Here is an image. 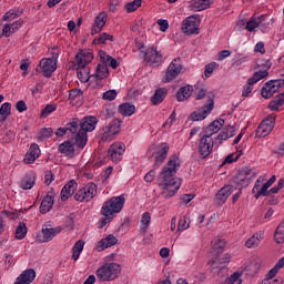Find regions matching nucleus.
<instances>
[{
    "label": "nucleus",
    "instance_id": "bb28decb",
    "mask_svg": "<svg viewBox=\"0 0 284 284\" xmlns=\"http://www.w3.org/2000/svg\"><path fill=\"white\" fill-rule=\"evenodd\" d=\"M223 263H230V254H225L224 257L216 255L209 261L207 265L211 267V272H214V270H219V266L223 265Z\"/></svg>",
    "mask_w": 284,
    "mask_h": 284
},
{
    "label": "nucleus",
    "instance_id": "423d86ee",
    "mask_svg": "<svg viewBox=\"0 0 284 284\" xmlns=\"http://www.w3.org/2000/svg\"><path fill=\"white\" fill-rule=\"evenodd\" d=\"M264 67H265L264 70H260V71L255 72L253 74V77L247 80V84L244 85L242 97H250V94H252V90H254V84L258 83V81H261V79H265V77H268L270 68H272V62H270V60H267L266 63L264 64Z\"/></svg>",
    "mask_w": 284,
    "mask_h": 284
},
{
    "label": "nucleus",
    "instance_id": "2f4dec72",
    "mask_svg": "<svg viewBox=\"0 0 284 284\" xmlns=\"http://www.w3.org/2000/svg\"><path fill=\"white\" fill-rule=\"evenodd\" d=\"M36 181H37V176H34V174H32V173H28L20 181V187L22 190H32V187H34Z\"/></svg>",
    "mask_w": 284,
    "mask_h": 284
},
{
    "label": "nucleus",
    "instance_id": "4468645a",
    "mask_svg": "<svg viewBox=\"0 0 284 284\" xmlns=\"http://www.w3.org/2000/svg\"><path fill=\"white\" fill-rule=\"evenodd\" d=\"M276 121V115L271 114L268 115L258 126L256 130V136L265 138L267 134L274 130V122Z\"/></svg>",
    "mask_w": 284,
    "mask_h": 284
},
{
    "label": "nucleus",
    "instance_id": "a211bd4d",
    "mask_svg": "<svg viewBox=\"0 0 284 284\" xmlns=\"http://www.w3.org/2000/svg\"><path fill=\"white\" fill-rule=\"evenodd\" d=\"M182 31L184 34H199V18L191 16L183 21Z\"/></svg>",
    "mask_w": 284,
    "mask_h": 284
},
{
    "label": "nucleus",
    "instance_id": "69168bd1",
    "mask_svg": "<svg viewBox=\"0 0 284 284\" xmlns=\"http://www.w3.org/2000/svg\"><path fill=\"white\" fill-rule=\"evenodd\" d=\"M16 110H18V112H26V110H28V105L26 104V101L20 100L16 103Z\"/></svg>",
    "mask_w": 284,
    "mask_h": 284
},
{
    "label": "nucleus",
    "instance_id": "5fc2aeb1",
    "mask_svg": "<svg viewBox=\"0 0 284 284\" xmlns=\"http://www.w3.org/2000/svg\"><path fill=\"white\" fill-rule=\"evenodd\" d=\"M52 134H54V131L52 130V128H44L40 131L39 139L41 141H43L44 139H50V136H52Z\"/></svg>",
    "mask_w": 284,
    "mask_h": 284
},
{
    "label": "nucleus",
    "instance_id": "7c9ffc66",
    "mask_svg": "<svg viewBox=\"0 0 284 284\" xmlns=\"http://www.w3.org/2000/svg\"><path fill=\"white\" fill-rule=\"evenodd\" d=\"M194 92V87L187 84L185 87H182L178 93H176V99L178 101H187L190 97H192V93Z\"/></svg>",
    "mask_w": 284,
    "mask_h": 284
},
{
    "label": "nucleus",
    "instance_id": "6e6d98bb",
    "mask_svg": "<svg viewBox=\"0 0 284 284\" xmlns=\"http://www.w3.org/2000/svg\"><path fill=\"white\" fill-rule=\"evenodd\" d=\"M217 68H219V63H216V62H212V63L207 64L205 67V71H204L206 79H209V77L212 75V72H214V70H216Z\"/></svg>",
    "mask_w": 284,
    "mask_h": 284
},
{
    "label": "nucleus",
    "instance_id": "338daca9",
    "mask_svg": "<svg viewBox=\"0 0 284 284\" xmlns=\"http://www.w3.org/2000/svg\"><path fill=\"white\" fill-rule=\"evenodd\" d=\"M11 34H14V32L12 31V27L9 23L4 24L2 29V36L8 38Z\"/></svg>",
    "mask_w": 284,
    "mask_h": 284
},
{
    "label": "nucleus",
    "instance_id": "c756f323",
    "mask_svg": "<svg viewBox=\"0 0 284 284\" xmlns=\"http://www.w3.org/2000/svg\"><path fill=\"white\" fill-rule=\"evenodd\" d=\"M211 0H191L190 10L194 12H201L202 10H207L210 8Z\"/></svg>",
    "mask_w": 284,
    "mask_h": 284
},
{
    "label": "nucleus",
    "instance_id": "052dcab7",
    "mask_svg": "<svg viewBox=\"0 0 284 284\" xmlns=\"http://www.w3.org/2000/svg\"><path fill=\"white\" fill-rule=\"evenodd\" d=\"M227 283L229 284H241L242 283V280H241V275L240 273H234L233 275H231L227 280Z\"/></svg>",
    "mask_w": 284,
    "mask_h": 284
},
{
    "label": "nucleus",
    "instance_id": "f8f14e48",
    "mask_svg": "<svg viewBox=\"0 0 284 284\" xmlns=\"http://www.w3.org/2000/svg\"><path fill=\"white\" fill-rule=\"evenodd\" d=\"M119 132H121V121L113 120L103 129L101 141H114Z\"/></svg>",
    "mask_w": 284,
    "mask_h": 284
},
{
    "label": "nucleus",
    "instance_id": "473e14b6",
    "mask_svg": "<svg viewBox=\"0 0 284 284\" xmlns=\"http://www.w3.org/2000/svg\"><path fill=\"white\" fill-rule=\"evenodd\" d=\"M52 205H54V196L47 195L40 205V212L41 214H48L52 210Z\"/></svg>",
    "mask_w": 284,
    "mask_h": 284
},
{
    "label": "nucleus",
    "instance_id": "864d4df0",
    "mask_svg": "<svg viewBox=\"0 0 284 284\" xmlns=\"http://www.w3.org/2000/svg\"><path fill=\"white\" fill-rule=\"evenodd\" d=\"M274 240L277 243H284V227L281 229V226H277L274 233Z\"/></svg>",
    "mask_w": 284,
    "mask_h": 284
},
{
    "label": "nucleus",
    "instance_id": "6ab92c4d",
    "mask_svg": "<svg viewBox=\"0 0 284 284\" xmlns=\"http://www.w3.org/2000/svg\"><path fill=\"white\" fill-rule=\"evenodd\" d=\"M62 231L63 227L61 226L42 229L41 234L37 236V241H39V243H48L49 241H52L57 234H61Z\"/></svg>",
    "mask_w": 284,
    "mask_h": 284
},
{
    "label": "nucleus",
    "instance_id": "c85d7f7f",
    "mask_svg": "<svg viewBox=\"0 0 284 284\" xmlns=\"http://www.w3.org/2000/svg\"><path fill=\"white\" fill-rule=\"evenodd\" d=\"M264 21H265V16H257V17L253 16L246 23L245 28L248 32H254V30H256V28H260V26H262Z\"/></svg>",
    "mask_w": 284,
    "mask_h": 284
},
{
    "label": "nucleus",
    "instance_id": "680f3d73",
    "mask_svg": "<svg viewBox=\"0 0 284 284\" xmlns=\"http://www.w3.org/2000/svg\"><path fill=\"white\" fill-rule=\"evenodd\" d=\"M103 216L104 217L100 220V229L105 227L108 223H112V220L114 219V216L112 215H103Z\"/></svg>",
    "mask_w": 284,
    "mask_h": 284
},
{
    "label": "nucleus",
    "instance_id": "aec40b11",
    "mask_svg": "<svg viewBox=\"0 0 284 284\" xmlns=\"http://www.w3.org/2000/svg\"><path fill=\"white\" fill-rule=\"evenodd\" d=\"M39 156H41V149H39V144L32 143L24 155L23 163H26V165H30L34 163Z\"/></svg>",
    "mask_w": 284,
    "mask_h": 284
},
{
    "label": "nucleus",
    "instance_id": "de8ad7c7",
    "mask_svg": "<svg viewBox=\"0 0 284 284\" xmlns=\"http://www.w3.org/2000/svg\"><path fill=\"white\" fill-rule=\"evenodd\" d=\"M190 227V217L183 216L180 217L179 224H178V232H183Z\"/></svg>",
    "mask_w": 284,
    "mask_h": 284
},
{
    "label": "nucleus",
    "instance_id": "4d7b16f0",
    "mask_svg": "<svg viewBox=\"0 0 284 284\" xmlns=\"http://www.w3.org/2000/svg\"><path fill=\"white\" fill-rule=\"evenodd\" d=\"M151 221H152V216L150 215V212L143 213L141 223L142 225H144V232L148 230Z\"/></svg>",
    "mask_w": 284,
    "mask_h": 284
},
{
    "label": "nucleus",
    "instance_id": "7ed1b4c3",
    "mask_svg": "<svg viewBox=\"0 0 284 284\" xmlns=\"http://www.w3.org/2000/svg\"><path fill=\"white\" fill-rule=\"evenodd\" d=\"M136 48L140 54H142L148 65H153L154 68H159V65L163 63V53L156 50V48H153V47L145 48V45L142 43H138Z\"/></svg>",
    "mask_w": 284,
    "mask_h": 284
},
{
    "label": "nucleus",
    "instance_id": "20e7f679",
    "mask_svg": "<svg viewBox=\"0 0 284 284\" xmlns=\"http://www.w3.org/2000/svg\"><path fill=\"white\" fill-rule=\"evenodd\" d=\"M99 281H114L121 275V265L111 262L103 264L95 272Z\"/></svg>",
    "mask_w": 284,
    "mask_h": 284
},
{
    "label": "nucleus",
    "instance_id": "393cba45",
    "mask_svg": "<svg viewBox=\"0 0 284 284\" xmlns=\"http://www.w3.org/2000/svg\"><path fill=\"white\" fill-rule=\"evenodd\" d=\"M34 278H37V272H34L32 268H29L19 275L14 284H30L32 281H34Z\"/></svg>",
    "mask_w": 284,
    "mask_h": 284
},
{
    "label": "nucleus",
    "instance_id": "a19ab883",
    "mask_svg": "<svg viewBox=\"0 0 284 284\" xmlns=\"http://www.w3.org/2000/svg\"><path fill=\"white\" fill-rule=\"evenodd\" d=\"M77 74H78V78L80 79V81L85 83V81H89V79H90V68H88V65L78 67Z\"/></svg>",
    "mask_w": 284,
    "mask_h": 284
},
{
    "label": "nucleus",
    "instance_id": "412c9836",
    "mask_svg": "<svg viewBox=\"0 0 284 284\" xmlns=\"http://www.w3.org/2000/svg\"><path fill=\"white\" fill-rule=\"evenodd\" d=\"M92 59H94V54L88 50H81L75 55L78 68H84L88 63H92Z\"/></svg>",
    "mask_w": 284,
    "mask_h": 284
},
{
    "label": "nucleus",
    "instance_id": "49530a36",
    "mask_svg": "<svg viewBox=\"0 0 284 284\" xmlns=\"http://www.w3.org/2000/svg\"><path fill=\"white\" fill-rule=\"evenodd\" d=\"M212 95V99H214V95L212 93H207V90L203 88L195 87V99L196 101H201V99H207V97Z\"/></svg>",
    "mask_w": 284,
    "mask_h": 284
},
{
    "label": "nucleus",
    "instance_id": "a18cd8bd",
    "mask_svg": "<svg viewBox=\"0 0 284 284\" xmlns=\"http://www.w3.org/2000/svg\"><path fill=\"white\" fill-rule=\"evenodd\" d=\"M83 99V91L81 89H72L69 91L70 101H81Z\"/></svg>",
    "mask_w": 284,
    "mask_h": 284
},
{
    "label": "nucleus",
    "instance_id": "c9c22d12",
    "mask_svg": "<svg viewBox=\"0 0 284 284\" xmlns=\"http://www.w3.org/2000/svg\"><path fill=\"white\" fill-rule=\"evenodd\" d=\"M166 95H168V89L165 88L158 89L154 95L151 98L153 105H159V103H162L163 99H165Z\"/></svg>",
    "mask_w": 284,
    "mask_h": 284
},
{
    "label": "nucleus",
    "instance_id": "ddd939ff",
    "mask_svg": "<svg viewBox=\"0 0 284 284\" xmlns=\"http://www.w3.org/2000/svg\"><path fill=\"white\" fill-rule=\"evenodd\" d=\"M212 150H214V140L207 135H203L199 143V155L201 159H207L212 154Z\"/></svg>",
    "mask_w": 284,
    "mask_h": 284
},
{
    "label": "nucleus",
    "instance_id": "9d476101",
    "mask_svg": "<svg viewBox=\"0 0 284 284\" xmlns=\"http://www.w3.org/2000/svg\"><path fill=\"white\" fill-rule=\"evenodd\" d=\"M283 85H284L283 79L271 80L266 82L262 88L261 95L263 97V99H272V97H274V94H276V92H278V90H281Z\"/></svg>",
    "mask_w": 284,
    "mask_h": 284
},
{
    "label": "nucleus",
    "instance_id": "f704fd0d",
    "mask_svg": "<svg viewBox=\"0 0 284 284\" xmlns=\"http://www.w3.org/2000/svg\"><path fill=\"white\" fill-rule=\"evenodd\" d=\"M136 111V106L131 103H123L119 106V112L122 114V116H132L134 112Z\"/></svg>",
    "mask_w": 284,
    "mask_h": 284
},
{
    "label": "nucleus",
    "instance_id": "603ef678",
    "mask_svg": "<svg viewBox=\"0 0 284 284\" xmlns=\"http://www.w3.org/2000/svg\"><path fill=\"white\" fill-rule=\"evenodd\" d=\"M284 266V257L280 258L275 266L268 272L267 276H276L278 274V270Z\"/></svg>",
    "mask_w": 284,
    "mask_h": 284
},
{
    "label": "nucleus",
    "instance_id": "0eeeda50",
    "mask_svg": "<svg viewBox=\"0 0 284 284\" xmlns=\"http://www.w3.org/2000/svg\"><path fill=\"white\" fill-rule=\"evenodd\" d=\"M59 59L58 52H52L51 58H43L40 63V72L43 74V77H47V79H50L52 74L57 71V60Z\"/></svg>",
    "mask_w": 284,
    "mask_h": 284
},
{
    "label": "nucleus",
    "instance_id": "dca6fc26",
    "mask_svg": "<svg viewBox=\"0 0 284 284\" xmlns=\"http://www.w3.org/2000/svg\"><path fill=\"white\" fill-rule=\"evenodd\" d=\"M214 110V100L212 95H207V104H205L201 111L193 112L191 114V121H203Z\"/></svg>",
    "mask_w": 284,
    "mask_h": 284
},
{
    "label": "nucleus",
    "instance_id": "58836bf2",
    "mask_svg": "<svg viewBox=\"0 0 284 284\" xmlns=\"http://www.w3.org/2000/svg\"><path fill=\"white\" fill-rule=\"evenodd\" d=\"M116 237L114 235H108L105 239H102L99 242V247H102V250H106V247H112V245H116Z\"/></svg>",
    "mask_w": 284,
    "mask_h": 284
},
{
    "label": "nucleus",
    "instance_id": "72a5a7b5",
    "mask_svg": "<svg viewBox=\"0 0 284 284\" xmlns=\"http://www.w3.org/2000/svg\"><path fill=\"white\" fill-rule=\"evenodd\" d=\"M261 241H263V234L257 232L246 240L245 245L248 248L258 247V245H261Z\"/></svg>",
    "mask_w": 284,
    "mask_h": 284
},
{
    "label": "nucleus",
    "instance_id": "6e6552de",
    "mask_svg": "<svg viewBox=\"0 0 284 284\" xmlns=\"http://www.w3.org/2000/svg\"><path fill=\"white\" fill-rule=\"evenodd\" d=\"M168 152H170V145H168V143H162L161 145L152 146L149 150L150 159H152V156L155 158L154 168H161V165H163V161L168 159Z\"/></svg>",
    "mask_w": 284,
    "mask_h": 284
},
{
    "label": "nucleus",
    "instance_id": "f03ea898",
    "mask_svg": "<svg viewBox=\"0 0 284 284\" xmlns=\"http://www.w3.org/2000/svg\"><path fill=\"white\" fill-rule=\"evenodd\" d=\"M179 168H181V160L176 155H172L163 166L158 178V185L162 190L163 199H172L179 192L181 187V179L176 178Z\"/></svg>",
    "mask_w": 284,
    "mask_h": 284
},
{
    "label": "nucleus",
    "instance_id": "ea45409f",
    "mask_svg": "<svg viewBox=\"0 0 284 284\" xmlns=\"http://www.w3.org/2000/svg\"><path fill=\"white\" fill-rule=\"evenodd\" d=\"M85 245V242L83 240H79L73 248H72V258L73 261H79V256H81V252H83V246Z\"/></svg>",
    "mask_w": 284,
    "mask_h": 284
},
{
    "label": "nucleus",
    "instance_id": "8fccbe9b",
    "mask_svg": "<svg viewBox=\"0 0 284 284\" xmlns=\"http://www.w3.org/2000/svg\"><path fill=\"white\" fill-rule=\"evenodd\" d=\"M234 126H230V133L225 129H223L222 133L217 135V141H227V139L234 135Z\"/></svg>",
    "mask_w": 284,
    "mask_h": 284
},
{
    "label": "nucleus",
    "instance_id": "4be33fe9",
    "mask_svg": "<svg viewBox=\"0 0 284 284\" xmlns=\"http://www.w3.org/2000/svg\"><path fill=\"white\" fill-rule=\"evenodd\" d=\"M105 23H108V13H99V16L95 17L93 27L91 28V34H99V32L105 28Z\"/></svg>",
    "mask_w": 284,
    "mask_h": 284
},
{
    "label": "nucleus",
    "instance_id": "13d9d810",
    "mask_svg": "<svg viewBox=\"0 0 284 284\" xmlns=\"http://www.w3.org/2000/svg\"><path fill=\"white\" fill-rule=\"evenodd\" d=\"M102 99H104V101H114L116 99V90H109L104 92Z\"/></svg>",
    "mask_w": 284,
    "mask_h": 284
},
{
    "label": "nucleus",
    "instance_id": "5701e85b",
    "mask_svg": "<svg viewBox=\"0 0 284 284\" xmlns=\"http://www.w3.org/2000/svg\"><path fill=\"white\" fill-rule=\"evenodd\" d=\"M232 195V185H226L222 187L215 195V203L217 205H223Z\"/></svg>",
    "mask_w": 284,
    "mask_h": 284
},
{
    "label": "nucleus",
    "instance_id": "f257e3e1",
    "mask_svg": "<svg viewBox=\"0 0 284 284\" xmlns=\"http://www.w3.org/2000/svg\"><path fill=\"white\" fill-rule=\"evenodd\" d=\"M97 118L95 116H85L82 120L79 118H72L65 128H59L55 132L58 136H64L68 134H73L71 141L73 145H77L80 150H83L88 145V132H93L97 128Z\"/></svg>",
    "mask_w": 284,
    "mask_h": 284
},
{
    "label": "nucleus",
    "instance_id": "79ce46f5",
    "mask_svg": "<svg viewBox=\"0 0 284 284\" xmlns=\"http://www.w3.org/2000/svg\"><path fill=\"white\" fill-rule=\"evenodd\" d=\"M141 3H143V0H133L131 2H128L124 6V9L126 10V12H136V10L141 8Z\"/></svg>",
    "mask_w": 284,
    "mask_h": 284
},
{
    "label": "nucleus",
    "instance_id": "c03bdc74",
    "mask_svg": "<svg viewBox=\"0 0 284 284\" xmlns=\"http://www.w3.org/2000/svg\"><path fill=\"white\" fill-rule=\"evenodd\" d=\"M225 247V241L217 240L216 243L213 244V250L216 252V256L225 257V254H223V250Z\"/></svg>",
    "mask_w": 284,
    "mask_h": 284
},
{
    "label": "nucleus",
    "instance_id": "09e8293b",
    "mask_svg": "<svg viewBox=\"0 0 284 284\" xmlns=\"http://www.w3.org/2000/svg\"><path fill=\"white\" fill-rule=\"evenodd\" d=\"M57 111V105L54 104H48L43 108V110L41 111L40 113V116L42 119H45L48 116H50V114H52V112H55Z\"/></svg>",
    "mask_w": 284,
    "mask_h": 284
},
{
    "label": "nucleus",
    "instance_id": "9b49d317",
    "mask_svg": "<svg viewBox=\"0 0 284 284\" xmlns=\"http://www.w3.org/2000/svg\"><path fill=\"white\" fill-rule=\"evenodd\" d=\"M254 176H256V174L252 171V169L244 168L235 176H233V183H235V185H240L241 187H246V185H250Z\"/></svg>",
    "mask_w": 284,
    "mask_h": 284
},
{
    "label": "nucleus",
    "instance_id": "e433bc0d",
    "mask_svg": "<svg viewBox=\"0 0 284 284\" xmlns=\"http://www.w3.org/2000/svg\"><path fill=\"white\" fill-rule=\"evenodd\" d=\"M95 77L97 79L103 80L108 79L110 77V71L108 70V64L105 63H99L95 70Z\"/></svg>",
    "mask_w": 284,
    "mask_h": 284
},
{
    "label": "nucleus",
    "instance_id": "1a4fd4ad",
    "mask_svg": "<svg viewBox=\"0 0 284 284\" xmlns=\"http://www.w3.org/2000/svg\"><path fill=\"white\" fill-rule=\"evenodd\" d=\"M97 184L88 183L75 193L74 201H78L79 203H88L97 196Z\"/></svg>",
    "mask_w": 284,
    "mask_h": 284
},
{
    "label": "nucleus",
    "instance_id": "37998d69",
    "mask_svg": "<svg viewBox=\"0 0 284 284\" xmlns=\"http://www.w3.org/2000/svg\"><path fill=\"white\" fill-rule=\"evenodd\" d=\"M26 234H28V226H26V223L20 222L19 226L16 229V239H26Z\"/></svg>",
    "mask_w": 284,
    "mask_h": 284
},
{
    "label": "nucleus",
    "instance_id": "0e129e2a",
    "mask_svg": "<svg viewBox=\"0 0 284 284\" xmlns=\"http://www.w3.org/2000/svg\"><path fill=\"white\" fill-rule=\"evenodd\" d=\"M242 154H243V151H240V153L235 156L234 154H230L226 156L224 163H234V161H239Z\"/></svg>",
    "mask_w": 284,
    "mask_h": 284
},
{
    "label": "nucleus",
    "instance_id": "cd10ccee",
    "mask_svg": "<svg viewBox=\"0 0 284 284\" xmlns=\"http://www.w3.org/2000/svg\"><path fill=\"white\" fill-rule=\"evenodd\" d=\"M58 151L61 154H64V156H68V159H73L74 144H72V142H70V141H65L58 146Z\"/></svg>",
    "mask_w": 284,
    "mask_h": 284
},
{
    "label": "nucleus",
    "instance_id": "a878e982",
    "mask_svg": "<svg viewBox=\"0 0 284 284\" xmlns=\"http://www.w3.org/2000/svg\"><path fill=\"white\" fill-rule=\"evenodd\" d=\"M223 125H225V120L223 119L213 121L209 126H206L204 131V136H209L210 139H212V135L216 134V132H220Z\"/></svg>",
    "mask_w": 284,
    "mask_h": 284
},
{
    "label": "nucleus",
    "instance_id": "3c124183",
    "mask_svg": "<svg viewBox=\"0 0 284 284\" xmlns=\"http://www.w3.org/2000/svg\"><path fill=\"white\" fill-rule=\"evenodd\" d=\"M106 41H114V37L110 36L108 33H102L99 38H95L93 40V43H95V44H103Z\"/></svg>",
    "mask_w": 284,
    "mask_h": 284
},
{
    "label": "nucleus",
    "instance_id": "774afa93",
    "mask_svg": "<svg viewBox=\"0 0 284 284\" xmlns=\"http://www.w3.org/2000/svg\"><path fill=\"white\" fill-rule=\"evenodd\" d=\"M158 26H160L161 32H165V30L170 28V23L168 22V20H158Z\"/></svg>",
    "mask_w": 284,
    "mask_h": 284
},
{
    "label": "nucleus",
    "instance_id": "39448f33",
    "mask_svg": "<svg viewBox=\"0 0 284 284\" xmlns=\"http://www.w3.org/2000/svg\"><path fill=\"white\" fill-rule=\"evenodd\" d=\"M123 205H125V196H113L109 201H105L101 209L102 216H113L114 214H119L121 210H123Z\"/></svg>",
    "mask_w": 284,
    "mask_h": 284
},
{
    "label": "nucleus",
    "instance_id": "4c0bfd02",
    "mask_svg": "<svg viewBox=\"0 0 284 284\" xmlns=\"http://www.w3.org/2000/svg\"><path fill=\"white\" fill-rule=\"evenodd\" d=\"M12 110V104L10 102H6L0 108V121L3 123L4 121H8V116H10Z\"/></svg>",
    "mask_w": 284,
    "mask_h": 284
},
{
    "label": "nucleus",
    "instance_id": "f3484780",
    "mask_svg": "<svg viewBox=\"0 0 284 284\" xmlns=\"http://www.w3.org/2000/svg\"><path fill=\"white\" fill-rule=\"evenodd\" d=\"M183 72V65L181 64V58H175L166 70V81H174V79Z\"/></svg>",
    "mask_w": 284,
    "mask_h": 284
},
{
    "label": "nucleus",
    "instance_id": "b1692460",
    "mask_svg": "<svg viewBox=\"0 0 284 284\" xmlns=\"http://www.w3.org/2000/svg\"><path fill=\"white\" fill-rule=\"evenodd\" d=\"M77 187H79V184L74 180L69 181L61 191V201H68L77 192Z\"/></svg>",
    "mask_w": 284,
    "mask_h": 284
},
{
    "label": "nucleus",
    "instance_id": "e2e57ef3",
    "mask_svg": "<svg viewBox=\"0 0 284 284\" xmlns=\"http://www.w3.org/2000/svg\"><path fill=\"white\" fill-rule=\"evenodd\" d=\"M30 68V62L28 60H23L20 64V70H22V77H28V69Z\"/></svg>",
    "mask_w": 284,
    "mask_h": 284
},
{
    "label": "nucleus",
    "instance_id": "bf43d9fd",
    "mask_svg": "<svg viewBox=\"0 0 284 284\" xmlns=\"http://www.w3.org/2000/svg\"><path fill=\"white\" fill-rule=\"evenodd\" d=\"M267 190H270V186L267 183H264L263 186L257 191L255 199H258V196H267Z\"/></svg>",
    "mask_w": 284,
    "mask_h": 284
},
{
    "label": "nucleus",
    "instance_id": "2eb2a0df",
    "mask_svg": "<svg viewBox=\"0 0 284 284\" xmlns=\"http://www.w3.org/2000/svg\"><path fill=\"white\" fill-rule=\"evenodd\" d=\"M108 154L113 163H119V161H122L123 154H125V144L123 142L112 143L109 148Z\"/></svg>",
    "mask_w": 284,
    "mask_h": 284
}]
</instances>
